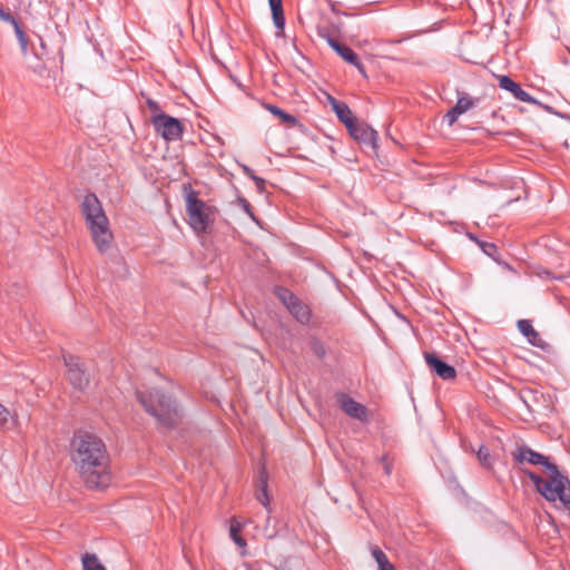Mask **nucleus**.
Wrapping results in <instances>:
<instances>
[{
	"label": "nucleus",
	"instance_id": "1",
	"mask_svg": "<svg viewBox=\"0 0 570 570\" xmlns=\"http://www.w3.org/2000/svg\"><path fill=\"white\" fill-rule=\"evenodd\" d=\"M70 456L88 489L102 490L110 485L109 454L99 436L86 431L77 432L70 443Z\"/></svg>",
	"mask_w": 570,
	"mask_h": 570
},
{
	"label": "nucleus",
	"instance_id": "2",
	"mask_svg": "<svg viewBox=\"0 0 570 570\" xmlns=\"http://www.w3.org/2000/svg\"><path fill=\"white\" fill-rule=\"evenodd\" d=\"M512 456L517 463H530L532 465H542L550 472L549 480H543L531 470L522 469V472L533 482L535 490L548 501L559 500L564 508L570 510V480L562 474L549 458L533 451L527 445L519 446Z\"/></svg>",
	"mask_w": 570,
	"mask_h": 570
},
{
	"label": "nucleus",
	"instance_id": "3",
	"mask_svg": "<svg viewBox=\"0 0 570 570\" xmlns=\"http://www.w3.org/2000/svg\"><path fill=\"white\" fill-rule=\"evenodd\" d=\"M81 212L98 252L101 254L106 253L112 243L114 236L110 230L109 219L95 194H87L83 197Z\"/></svg>",
	"mask_w": 570,
	"mask_h": 570
},
{
	"label": "nucleus",
	"instance_id": "4",
	"mask_svg": "<svg viewBox=\"0 0 570 570\" xmlns=\"http://www.w3.org/2000/svg\"><path fill=\"white\" fill-rule=\"evenodd\" d=\"M136 395L145 411L163 428L171 429L180 422L179 407L170 395L156 389L148 392L137 391Z\"/></svg>",
	"mask_w": 570,
	"mask_h": 570
},
{
	"label": "nucleus",
	"instance_id": "5",
	"mask_svg": "<svg viewBox=\"0 0 570 570\" xmlns=\"http://www.w3.org/2000/svg\"><path fill=\"white\" fill-rule=\"evenodd\" d=\"M186 213L188 223L196 233H205L215 218L212 207L199 199L195 190L186 195Z\"/></svg>",
	"mask_w": 570,
	"mask_h": 570
},
{
	"label": "nucleus",
	"instance_id": "6",
	"mask_svg": "<svg viewBox=\"0 0 570 570\" xmlns=\"http://www.w3.org/2000/svg\"><path fill=\"white\" fill-rule=\"evenodd\" d=\"M317 33L321 38H323L327 45L347 63L357 68V70L363 75L365 73V68L363 63L360 61L357 55L347 46L340 43L332 35L330 28L325 24H318Z\"/></svg>",
	"mask_w": 570,
	"mask_h": 570
},
{
	"label": "nucleus",
	"instance_id": "7",
	"mask_svg": "<svg viewBox=\"0 0 570 570\" xmlns=\"http://www.w3.org/2000/svg\"><path fill=\"white\" fill-rule=\"evenodd\" d=\"M275 295L286 306L288 312L296 318L301 324H307L311 320V309L304 304L293 292L289 289L276 286Z\"/></svg>",
	"mask_w": 570,
	"mask_h": 570
},
{
	"label": "nucleus",
	"instance_id": "8",
	"mask_svg": "<svg viewBox=\"0 0 570 570\" xmlns=\"http://www.w3.org/2000/svg\"><path fill=\"white\" fill-rule=\"evenodd\" d=\"M153 126L157 134L165 140H177L181 137L184 131L181 122L177 118L166 114L155 117V119H153Z\"/></svg>",
	"mask_w": 570,
	"mask_h": 570
},
{
	"label": "nucleus",
	"instance_id": "9",
	"mask_svg": "<svg viewBox=\"0 0 570 570\" xmlns=\"http://www.w3.org/2000/svg\"><path fill=\"white\" fill-rule=\"evenodd\" d=\"M63 360L68 381L75 389L83 391L89 385V375L86 368H83L79 358L73 355L65 356Z\"/></svg>",
	"mask_w": 570,
	"mask_h": 570
},
{
	"label": "nucleus",
	"instance_id": "10",
	"mask_svg": "<svg viewBox=\"0 0 570 570\" xmlns=\"http://www.w3.org/2000/svg\"><path fill=\"white\" fill-rule=\"evenodd\" d=\"M424 360L431 371L440 379L449 381L456 377L455 368L441 360L435 353L424 352Z\"/></svg>",
	"mask_w": 570,
	"mask_h": 570
},
{
	"label": "nucleus",
	"instance_id": "11",
	"mask_svg": "<svg viewBox=\"0 0 570 570\" xmlns=\"http://www.w3.org/2000/svg\"><path fill=\"white\" fill-rule=\"evenodd\" d=\"M352 130L348 134L358 142L371 146L372 148L377 147L379 135L377 131L370 127L363 121L356 120Z\"/></svg>",
	"mask_w": 570,
	"mask_h": 570
},
{
	"label": "nucleus",
	"instance_id": "12",
	"mask_svg": "<svg viewBox=\"0 0 570 570\" xmlns=\"http://www.w3.org/2000/svg\"><path fill=\"white\" fill-rule=\"evenodd\" d=\"M499 87L513 95V97L520 101L539 105V101L533 98L529 92L523 90L520 83L515 82L509 76L499 77Z\"/></svg>",
	"mask_w": 570,
	"mask_h": 570
},
{
	"label": "nucleus",
	"instance_id": "13",
	"mask_svg": "<svg viewBox=\"0 0 570 570\" xmlns=\"http://www.w3.org/2000/svg\"><path fill=\"white\" fill-rule=\"evenodd\" d=\"M340 405L341 409L346 413L348 416L353 419H357L362 422L367 421V410L364 405L361 403H357L352 397H350L346 394L340 395Z\"/></svg>",
	"mask_w": 570,
	"mask_h": 570
},
{
	"label": "nucleus",
	"instance_id": "14",
	"mask_svg": "<svg viewBox=\"0 0 570 570\" xmlns=\"http://www.w3.org/2000/svg\"><path fill=\"white\" fill-rule=\"evenodd\" d=\"M328 101L338 120L345 125L347 130H352L357 119L353 116L350 107L345 102L340 101L332 96H328Z\"/></svg>",
	"mask_w": 570,
	"mask_h": 570
},
{
	"label": "nucleus",
	"instance_id": "15",
	"mask_svg": "<svg viewBox=\"0 0 570 570\" xmlns=\"http://www.w3.org/2000/svg\"><path fill=\"white\" fill-rule=\"evenodd\" d=\"M256 498L267 509V512L269 513L271 509L268 505L269 497L267 493V473L264 466L258 471V489Z\"/></svg>",
	"mask_w": 570,
	"mask_h": 570
},
{
	"label": "nucleus",
	"instance_id": "16",
	"mask_svg": "<svg viewBox=\"0 0 570 570\" xmlns=\"http://www.w3.org/2000/svg\"><path fill=\"white\" fill-rule=\"evenodd\" d=\"M518 328L528 338L529 343L534 346H540L541 337L539 333L533 328L530 321L520 320L518 322Z\"/></svg>",
	"mask_w": 570,
	"mask_h": 570
},
{
	"label": "nucleus",
	"instance_id": "17",
	"mask_svg": "<svg viewBox=\"0 0 570 570\" xmlns=\"http://www.w3.org/2000/svg\"><path fill=\"white\" fill-rule=\"evenodd\" d=\"M268 3L272 10L274 24L281 32H283L285 26V18L282 0H268Z\"/></svg>",
	"mask_w": 570,
	"mask_h": 570
},
{
	"label": "nucleus",
	"instance_id": "18",
	"mask_svg": "<svg viewBox=\"0 0 570 570\" xmlns=\"http://www.w3.org/2000/svg\"><path fill=\"white\" fill-rule=\"evenodd\" d=\"M265 108L271 112L273 114L274 116L278 117L281 119V121L287 126H295L297 124V119L284 111L283 109H281L279 107L275 106V105H271V104H267L265 106Z\"/></svg>",
	"mask_w": 570,
	"mask_h": 570
},
{
	"label": "nucleus",
	"instance_id": "19",
	"mask_svg": "<svg viewBox=\"0 0 570 570\" xmlns=\"http://www.w3.org/2000/svg\"><path fill=\"white\" fill-rule=\"evenodd\" d=\"M372 556L375 559L379 570H394V566L387 559V556L379 548L372 549Z\"/></svg>",
	"mask_w": 570,
	"mask_h": 570
},
{
	"label": "nucleus",
	"instance_id": "20",
	"mask_svg": "<svg viewBox=\"0 0 570 570\" xmlns=\"http://www.w3.org/2000/svg\"><path fill=\"white\" fill-rule=\"evenodd\" d=\"M83 570H106L95 553H85L82 556Z\"/></svg>",
	"mask_w": 570,
	"mask_h": 570
},
{
	"label": "nucleus",
	"instance_id": "21",
	"mask_svg": "<svg viewBox=\"0 0 570 570\" xmlns=\"http://www.w3.org/2000/svg\"><path fill=\"white\" fill-rule=\"evenodd\" d=\"M240 530L242 524L235 518H233L229 528L230 538L238 547L244 548L246 546V541L243 537H240Z\"/></svg>",
	"mask_w": 570,
	"mask_h": 570
},
{
	"label": "nucleus",
	"instance_id": "22",
	"mask_svg": "<svg viewBox=\"0 0 570 570\" xmlns=\"http://www.w3.org/2000/svg\"><path fill=\"white\" fill-rule=\"evenodd\" d=\"M475 101L466 95L459 96L454 110L461 116L474 106Z\"/></svg>",
	"mask_w": 570,
	"mask_h": 570
},
{
	"label": "nucleus",
	"instance_id": "23",
	"mask_svg": "<svg viewBox=\"0 0 570 570\" xmlns=\"http://www.w3.org/2000/svg\"><path fill=\"white\" fill-rule=\"evenodd\" d=\"M11 26L14 29V33H16V37H17L18 42L20 45L22 53H26L27 50H28V38H27L24 31L21 29V27H20L18 21L13 22Z\"/></svg>",
	"mask_w": 570,
	"mask_h": 570
},
{
	"label": "nucleus",
	"instance_id": "24",
	"mask_svg": "<svg viewBox=\"0 0 570 570\" xmlns=\"http://www.w3.org/2000/svg\"><path fill=\"white\" fill-rule=\"evenodd\" d=\"M476 456H478L480 463L484 468H491L492 459H491L490 450L487 446L480 445L479 450L476 452Z\"/></svg>",
	"mask_w": 570,
	"mask_h": 570
},
{
	"label": "nucleus",
	"instance_id": "25",
	"mask_svg": "<svg viewBox=\"0 0 570 570\" xmlns=\"http://www.w3.org/2000/svg\"><path fill=\"white\" fill-rule=\"evenodd\" d=\"M531 273L541 279H561V277L554 276L549 269L542 266H534Z\"/></svg>",
	"mask_w": 570,
	"mask_h": 570
},
{
	"label": "nucleus",
	"instance_id": "26",
	"mask_svg": "<svg viewBox=\"0 0 570 570\" xmlns=\"http://www.w3.org/2000/svg\"><path fill=\"white\" fill-rule=\"evenodd\" d=\"M311 348L313 351V353L318 357V358H323L326 354V350L324 347V345L322 344L321 341L314 338L312 340L311 342Z\"/></svg>",
	"mask_w": 570,
	"mask_h": 570
},
{
	"label": "nucleus",
	"instance_id": "27",
	"mask_svg": "<svg viewBox=\"0 0 570 570\" xmlns=\"http://www.w3.org/2000/svg\"><path fill=\"white\" fill-rule=\"evenodd\" d=\"M146 105H147L148 109L151 112V120L155 119V117H157L158 115H164L165 114V112H163V110L159 107L158 102L153 100V99H150V98H147Z\"/></svg>",
	"mask_w": 570,
	"mask_h": 570
},
{
	"label": "nucleus",
	"instance_id": "28",
	"mask_svg": "<svg viewBox=\"0 0 570 570\" xmlns=\"http://www.w3.org/2000/svg\"><path fill=\"white\" fill-rule=\"evenodd\" d=\"M480 247H481L482 252L485 255H488L489 257L494 258V255L498 253V247L493 243L482 242V243H480Z\"/></svg>",
	"mask_w": 570,
	"mask_h": 570
},
{
	"label": "nucleus",
	"instance_id": "29",
	"mask_svg": "<svg viewBox=\"0 0 570 570\" xmlns=\"http://www.w3.org/2000/svg\"><path fill=\"white\" fill-rule=\"evenodd\" d=\"M10 412L0 403V428H8Z\"/></svg>",
	"mask_w": 570,
	"mask_h": 570
},
{
	"label": "nucleus",
	"instance_id": "30",
	"mask_svg": "<svg viewBox=\"0 0 570 570\" xmlns=\"http://www.w3.org/2000/svg\"><path fill=\"white\" fill-rule=\"evenodd\" d=\"M460 117V115L454 110V108L452 107L445 115H444V121H446V124L449 126H452L456 120L458 118Z\"/></svg>",
	"mask_w": 570,
	"mask_h": 570
},
{
	"label": "nucleus",
	"instance_id": "31",
	"mask_svg": "<svg viewBox=\"0 0 570 570\" xmlns=\"http://www.w3.org/2000/svg\"><path fill=\"white\" fill-rule=\"evenodd\" d=\"M239 205L242 206V208L246 212V214L252 218V219H255V216L252 212V205L249 204V202L245 198H240L239 199Z\"/></svg>",
	"mask_w": 570,
	"mask_h": 570
},
{
	"label": "nucleus",
	"instance_id": "32",
	"mask_svg": "<svg viewBox=\"0 0 570 570\" xmlns=\"http://www.w3.org/2000/svg\"><path fill=\"white\" fill-rule=\"evenodd\" d=\"M0 20L8 22L10 24H12L13 22L17 21L16 18L10 12L4 11L1 7H0Z\"/></svg>",
	"mask_w": 570,
	"mask_h": 570
},
{
	"label": "nucleus",
	"instance_id": "33",
	"mask_svg": "<svg viewBox=\"0 0 570 570\" xmlns=\"http://www.w3.org/2000/svg\"><path fill=\"white\" fill-rule=\"evenodd\" d=\"M0 20L8 22L10 24H12L13 22L17 21L16 18L10 12L4 11L1 7H0Z\"/></svg>",
	"mask_w": 570,
	"mask_h": 570
},
{
	"label": "nucleus",
	"instance_id": "34",
	"mask_svg": "<svg viewBox=\"0 0 570 570\" xmlns=\"http://www.w3.org/2000/svg\"><path fill=\"white\" fill-rule=\"evenodd\" d=\"M253 180H254V183H255V185H256L257 189H258L259 191H263V190H264V188H265V179H263V178H261V177H258V176H253Z\"/></svg>",
	"mask_w": 570,
	"mask_h": 570
},
{
	"label": "nucleus",
	"instance_id": "35",
	"mask_svg": "<svg viewBox=\"0 0 570 570\" xmlns=\"http://www.w3.org/2000/svg\"><path fill=\"white\" fill-rule=\"evenodd\" d=\"M242 169H243V173L248 176L250 179H253V176H256L254 174V170L252 168H249L248 166L244 165L242 166Z\"/></svg>",
	"mask_w": 570,
	"mask_h": 570
},
{
	"label": "nucleus",
	"instance_id": "36",
	"mask_svg": "<svg viewBox=\"0 0 570 570\" xmlns=\"http://www.w3.org/2000/svg\"><path fill=\"white\" fill-rule=\"evenodd\" d=\"M40 46H41V48H42L43 50L46 49V43L43 42V40H42V39H41V41H40Z\"/></svg>",
	"mask_w": 570,
	"mask_h": 570
},
{
	"label": "nucleus",
	"instance_id": "37",
	"mask_svg": "<svg viewBox=\"0 0 570 570\" xmlns=\"http://www.w3.org/2000/svg\"><path fill=\"white\" fill-rule=\"evenodd\" d=\"M333 30H334V31H338V26H334V24H333Z\"/></svg>",
	"mask_w": 570,
	"mask_h": 570
},
{
	"label": "nucleus",
	"instance_id": "38",
	"mask_svg": "<svg viewBox=\"0 0 570 570\" xmlns=\"http://www.w3.org/2000/svg\"><path fill=\"white\" fill-rule=\"evenodd\" d=\"M385 470H386V473L390 474V469L389 466H385Z\"/></svg>",
	"mask_w": 570,
	"mask_h": 570
}]
</instances>
